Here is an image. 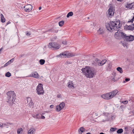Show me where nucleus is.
I'll list each match as a JSON object with an SVG mask.
<instances>
[{
	"label": "nucleus",
	"instance_id": "1",
	"mask_svg": "<svg viewBox=\"0 0 134 134\" xmlns=\"http://www.w3.org/2000/svg\"><path fill=\"white\" fill-rule=\"evenodd\" d=\"M120 21L116 22L110 21L109 23H106L105 26L107 29L109 31H118L120 29L121 25L120 23Z\"/></svg>",
	"mask_w": 134,
	"mask_h": 134
},
{
	"label": "nucleus",
	"instance_id": "2",
	"mask_svg": "<svg viewBox=\"0 0 134 134\" xmlns=\"http://www.w3.org/2000/svg\"><path fill=\"white\" fill-rule=\"evenodd\" d=\"M81 71L87 77L89 78L93 77L96 72V71L94 68L88 66L82 68Z\"/></svg>",
	"mask_w": 134,
	"mask_h": 134
},
{
	"label": "nucleus",
	"instance_id": "3",
	"mask_svg": "<svg viewBox=\"0 0 134 134\" xmlns=\"http://www.w3.org/2000/svg\"><path fill=\"white\" fill-rule=\"evenodd\" d=\"M7 94L8 100L7 102L10 104L12 105L16 99L15 93L13 91H10L7 92Z\"/></svg>",
	"mask_w": 134,
	"mask_h": 134
},
{
	"label": "nucleus",
	"instance_id": "4",
	"mask_svg": "<svg viewBox=\"0 0 134 134\" xmlns=\"http://www.w3.org/2000/svg\"><path fill=\"white\" fill-rule=\"evenodd\" d=\"M37 92L38 94H43L44 91L43 90L42 85L41 83L39 84L37 89Z\"/></svg>",
	"mask_w": 134,
	"mask_h": 134
},
{
	"label": "nucleus",
	"instance_id": "5",
	"mask_svg": "<svg viewBox=\"0 0 134 134\" xmlns=\"http://www.w3.org/2000/svg\"><path fill=\"white\" fill-rule=\"evenodd\" d=\"M74 55L72 53L66 54L64 52L60 53L59 55H57V57H59L61 58L66 57H70L74 56Z\"/></svg>",
	"mask_w": 134,
	"mask_h": 134
},
{
	"label": "nucleus",
	"instance_id": "6",
	"mask_svg": "<svg viewBox=\"0 0 134 134\" xmlns=\"http://www.w3.org/2000/svg\"><path fill=\"white\" fill-rule=\"evenodd\" d=\"M49 47L51 48H53L54 49H58L59 48L60 46L55 42H51L49 43Z\"/></svg>",
	"mask_w": 134,
	"mask_h": 134
},
{
	"label": "nucleus",
	"instance_id": "7",
	"mask_svg": "<svg viewBox=\"0 0 134 134\" xmlns=\"http://www.w3.org/2000/svg\"><path fill=\"white\" fill-rule=\"evenodd\" d=\"M127 41H132L134 40V36L131 35L129 36H127L126 34L125 35L124 38Z\"/></svg>",
	"mask_w": 134,
	"mask_h": 134
},
{
	"label": "nucleus",
	"instance_id": "8",
	"mask_svg": "<svg viewBox=\"0 0 134 134\" xmlns=\"http://www.w3.org/2000/svg\"><path fill=\"white\" fill-rule=\"evenodd\" d=\"M109 92L101 95V97L105 99H110L112 98Z\"/></svg>",
	"mask_w": 134,
	"mask_h": 134
},
{
	"label": "nucleus",
	"instance_id": "9",
	"mask_svg": "<svg viewBox=\"0 0 134 134\" xmlns=\"http://www.w3.org/2000/svg\"><path fill=\"white\" fill-rule=\"evenodd\" d=\"M95 61L98 63V65L99 66L105 64L107 61L106 60L104 59L100 62L99 59L97 58H96Z\"/></svg>",
	"mask_w": 134,
	"mask_h": 134
},
{
	"label": "nucleus",
	"instance_id": "10",
	"mask_svg": "<svg viewBox=\"0 0 134 134\" xmlns=\"http://www.w3.org/2000/svg\"><path fill=\"white\" fill-rule=\"evenodd\" d=\"M108 15L111 17L113 16L114 14V9L111 7H110L108 10Z\"/></svg>",
	"mask_w": 134,
	"mask_h": 134
},
{
	"label": "nucleus",
	"instance_id": "11",
	"mask_svg": "<svg viewBox=\"0 0 134 134\" xmlns=\"http://www.w3.org/2000/svg\"><path fill=\"white\" fill-rule=\"evenodd\" d=\"M26 12H30L32 8V6L31 4H27L24 7Z\"/></svg>",
	"mask_w": 134,
	"mask_h": 134
},
{
	"label": "nucleus",
	"instance_id": "12",
	"mask_svg": "<svg viewBox=\"0 0 134 134\" xmlns=\"http://www.w3.org/2000/svg\"><path fill=\"white\" fill-rule=\"evenodd\" d=\"M29 77H32L35 78H38L39 77V75L36 71H35L34 73H32L30 75Z\"/></svg>",
	"mask_w": 134,
	"mask_h": 134
},
{
	"label": "nucleus",
	"instance_id": "13",
	"mask_svg": "<svg viewBox=\"0 0 134 134\" xmlns=\"http://www.w3.org/2000/svg\"><path fill=\"white\" fill-rule=\"evenodd\" d=\"M118 91L116 90L109 92L110 95L111 96L112 98H113L114 96H116L118 93Z\"/></svg>",
	"mask_w": 134,
	"mask_h": 134
},
{
	"label": "nucleus",
	"instance_id": "14",
	"mask_svg": "<svg viewBox=\"0 0 134 134\" xmlns=\"http://www.w3.org/2000/svg\"><path fill=\"white\" fill-rule=\"evenodd\" d=\"M125 34L122 32H120V31L119 32V35L118 37H119L120 38V39H121L122 38L124 39L125 35Z\"/></svg>",
	"mask_w": 134,
	"mask_h": 134
},
{
	"label": "nucleus",
	"instance_id": "15",
	"mask_svg": "<svg viewBox=\"0 0 134 134\" xmlns=\"http://www.w3.org/2000/svg\"><path fill=\"white\" fill-rule=\"evenodd\" d=\"M126 27L128 30H134V24H132L131 25H127Z\"/></svg>",
	"mask_w": 134,
	"mask_h": 134
},
{
	"label": "nucleus",
	"instance_id": "16",
	"mask_svg": "<svg viewBox=\"0 0 134 134\" xmlns=\"http://www.w3.org/2000/svg\"><path fill=\"white\" fill-rule=\"evenodd\" d=\"M30 102L29 103V105L30 106L33 105L34 104L33 102L32 101V99L30 98H27V103H28V101Z\"/></svg>",
	"mask_w": 134,
	"mask_h": 134
},
{
	"label": "nucleus",
	"instance_id": "17",
	"mask_svg": "<svg viewBox=\"0 0 134 134\" xmlns=\"http://www.w3.org/2000/svg\"><path fill=\"white\" fill-rule=\"evenodd\" d=\"M41 114H37L36 115L33 114L32 116L34 118L37 119H39L40 118L41 116Z\"/></svg>",
	"mask_w": 134,
	"mask_h": 134
},
{
	"label": "nucleus",
	"instance_id": "18",
	"mask_svg": "<svg viewBox=\"0 0 134 134\" xmlns=\"http://www.w3.org/2000/svg\"><path fill=\"white\" fill-rule=\"evenodd\" d=\"M68 87L69 88H71L72 87H74L73 83L72 81H70L68 83Z\"/></svg>",
	"mask_w": 134,
	"mask_h": 134
},
{
	"label": "nucleus",
	"instance_id": "19",
	"mask_svg": "<svg viewBox=\"0 0 134 134\" xmlns=\"http://www.w3.org/2000/svg\"><path fill=\"white\" fill-rule=\"evenodd\" d=\"M99 35H102L104 33V31L103 29L101 28H100L99 30L97 31Z\"/></svg>",
	"mask_w": 134,
	"mask_h": 134
},
{
	"label": "nucleus",
	"instance_id": "20",
	"mask_svg": "<svg viewBox=\"0 0 134 134\" xmlns=\"http://www.w3.org/2000/svg\"><path fill=\"white\" fill-rule=\"evenodd\" d=\"M35 130L33 129H31L28 131V134H34Z\"/></svg>",
	"mask_w": 134,
	"mask_h": 134
},
{
	"label": "nucleus",
	"instance_id": "21",
	"mask_svg": "<svg viewBox=\"0 0 134 134\" xmlns=\"http://www.w3.org/2000/svg\"><path fill=\"white\" fill-rule=\"evenodd\" d=\"M118 31L116 32L115 33L114 37H115L117 39H120V38L119 36V32H118V31Z\"/></svg>",
	"mask_w": 134,
	"mask_h": 134
},
{
	"label": "nucleus",
	"instance_id": "22",
	"mask_svg": "<svg viewBox=\"0 0 134 134\" xmlns=\"http://www.w3.org/2000/svg\"><path fill=\"white\" fill-rule=\"evenodd\" d=\"M58 30H55L53 29H50L47 30V32H53L54 33H57L58 32Z\"/></svg>",
	"mask_w": 134,
	"mask_h": 134
},
{
	"label": "nucleus",
	"instance_id": "23",
	"mask_svg": "<svg viewBox=\"0 0 134 134\" xmlns=\"http://www.w3.org/2000/svg\"><path fill=\"white\" fill-rule=\"evenodd\" d=\"M1 21L2 23H4L5 22V20L4 17L3 15L2 14H1Z\"/></svg>",
	"mask_w": 134,
	"mask_h": 134
},
{
	"label": "nucleus",
	"instance_id": "24",
	"mask_svg": "<svg viewBox=\"0 0 134 134\" xmlns=\"http://www.w3.org/2000/svg\"><path fill=\"white\" fill-rule=\"evenodd\" d=\"M116 69L118 71H119L120 73H122L123 72V71L122 68L120 67H118Z\"/></svg>",
	"mask_w": 134,
	"mask_h": 134
},
{
	"label": "nucleus",
	"instance_id": "25",
	"mask_svg": "<svg viewBox=\"0 0 134 134\" xmlns=\"http://www.w3.org/2000/svg\"><path fill=\"white\" fill-rule=\"evenodd\" d=\"M23 132V129L21 128L19 129L17 131L18 134H21Z\"/></svg>",
	"mask_w": 134,
	"mask_h": 134
},
{
	"label": "nucleus",
	"instance_id": "26",
	"mask_svg": "<svg viewBox=\"0 0 134 134\" xmlns=\"http://www.w3.org/2000/svg\"><path fill=\"white\" fill-rule=\"evenodd\" d=\"M126 7L127 8H129L130 9H131L132 8H134L133 6V3L129 4H127L126 6Z\"/></svg>",
	"mask_w": 134,
	"mask_h": 134
},
{
	"label": "nucleus",
	"instance_id": "27",
	"mask_svg": "<svg viewBox=\"0 0 134 134\" xmlns=\"http://www.w3.org/2000/svg\"><path fill=\"white\" fill-rule=\"evenodd\" d=\"M62 109L60 106L59 105H57L56 107V110L58 111H60Z\"/></svg>",
	"mask_w": 134,
	"mask_h": 134
},
{
	"label": "nucleus",
	"instance_id": "28",
	"mask_svg": "<svg viewBox=\"0 0 134 134\" xmlns=\"http://www.w3.org/2000/svg\"><path fill=\"white\" fill-rule=\"evenodd\" d=\"M40 64L41 65L44 64L45 62V60L44 59H41L39 61Z\"/></svg>",
	"mask_w": 134,
	"mask_h": 134
},
{
	"label": "nucleus",
	"instance_id": "29",
	"mask_svg": "<svg viewBox=\"0 0 134 134\" xmlns=\"http://www.w3.org/2000/svg\"><path fill=\"white\" fill-rule=\"evenodd\" d=\"M73 13L72 12H70L67 14L66 17L67 18H68L69 16H72L73 15Z\"/></svg>",
	"mask_w": 134,
	"mask_h": 134
},
{
	"label": "nucleus",
	"instance_id": "30",
	"mask_svg": "<svg viewBox=\"0 0 134 134\" xmlns=\"http://www.w3.org/2000/svg\"><path fill=\"white\" fill-rule=\"evenodd\" d=\"M59 105L60 107L62 109L64 107L65 103L64 102H62L60 103Z\"/></svg>",
	"mask_w": 134,
	"mask_h": 134
},
{
	"label": "nucleus",
	"instance_id": "31",
	"mask_svg": "<svg viewBox=\"0 0 134 134\" xmlns=\"http://www.w3.org/2000/svg\"><path fill=\"white\" fill-rule=\"evenodd\" d=\"M123 132V130L122 129H118L117 131V133H121Z\"/></svg>",
	"mask_w": 134,
	"mask_h": 134
},
{
	"label": "nucleus",
	"instance_id": "32",
	"mask_svg": "<svg viewBox=\"0 0 134 134\" xmlns=\"http://www.w3.org/2000/svg\"><path fill=\"white\" fill-rule=\"evenodd\" d=\"M11 75V74L9 72H7L5 74V76L8 77H9Z\"/></svg>",
	"mask_w": 134,
	"mask_h": 134
},
{
	"label": "nucleus",
	"instance_id": "33",
	"mask_svg": "<svg viewBox=\"0 0 134 134\" xmlns=\"http://www.w3.org/2000/svg\"><path fill=\"white\" fill-rule=\"evenodd\" d=\"M64 21L63 20H62L59 21V25L60 26H62L64 24Z\"/></svg>",
	"mask_w": 134,
	"mask_h": 134
},
{
	"label": "nucleus",
	"instance_id": "34",
	"mask_svg": "<svg viewBox=\"0 0 134 134\" xmlns=\"http://www.w3.org/2000/svg\"><path fill=\"white\" fill-rule=\"evenodd\" d=\"M80 130L82 133L84 132L85 129L83 127H81L80 128Z\"/></svg>",
	"mask_w": 134,
	"mask_h": 134
},
{
	"label": "nucleus",
	"instance_id": "35",
	"mask_svg": "<svg viewBox=\"0 0 134 134\" xmlns=\"http://www.w3.org/2000/svg\"><path fill=\"white\" fill-rule=\"evenodd\" d=\"M117 129L116 128L112 127L110 129V131H111L113 132L115 131Z\"/></svg>",
	"mask_w": 134,
	"mask_h": 134
},
{
	"label": "nucleus",
	"instance_id": "36",
	"mask_svg": "<svg viewBox=\"0 0 134 134\" xmlns=\"http://www.w3.org/2000/svg\"><path fill=\"white\" fill-rule=\"evenodd\" d=\"M92 64L95 66H97L98 65V63L96 62L95 60L93 61V63H92Z\"/></svg>",
	"mask_w": 134,
	"mask_h": 134
},
{
	"label": "nucleus",
	"instance_id": "37",
	"mask_svg": "<svg viewBox=\"0 0 134 134\" xmlns=\"http://www.w3.org/2000/svg\"><path fill=\"white\" fill-rule=\"evenodd\" d=\"M10 63L9 62H8L7 63H6L4 65V67H5L7 66Z\"/></svg>",
	"mask_w": 134,
	"mask_h": 134
},
{
	"label": "nucleus",
	"instance_id": "38",
	"mask_svg": "<svg viewBox=\"0 0 134 134\" xmlns=\"http://www.w3.org/2000/svg\"><path fill=\"white\" fill-rule=\"evenodd\" d=\"M134 21V16H133L132 19L130 21H129V22L132 23L133 21Z\"/></svg>",
	"mask_w": 134,
	"mask_h": 134
},
{
	"label": "nucleus",
	"instance_id": "39",
	"mask_svg": "<svg viewBox=\"0 0 134 134\" xmlns=\"http://www.w3.org/2000/svg\"><path fill=\"white\" fill-rule=\"evenodd\" d=\"M108 64V67L109 68H110L111 67V65L110 64V62L109 61V62H107Z\"/></svg>",
	"mask_w": 134,
	"mask_h": 134
},
{
	"label": "nucleus",
	"instance_id": "40",
	"mask_svg": "<svg viewBox=\"0 0 134 134\" xmlns=\"http://www.w3.org/2000/svg\"><path fill=\"white\" fill-rule=\"evenodd\" d=\"M14 59L12 58L11 60H10L9 61V62L10 63H12L14 61Z\"/></svg>",
	"mask_w": 134,
	"mask_h": 134
},
{
	"label": "nucleus",
	"instance_id": "41",
	"mask_svg": "<svg viewBox=\"0 0 134 134\" xmlns=\"http://www.w3.org/2000/svg\"><path fill=\"white\" fill-rule=\"evenodd\" d=\"M128 101L127 100H125L123 101L122 103L124 104H126L128 103Z\"/></svg>",
	"mask_w": 134,
	"mask_h": 134
},
{
	"label": "nucleus",
	"instance_id": "42",
	"mask_svg": "<svg viewBox=\"0 0 134 134\" xmlns=\"http://www.w3.org/2000/svg\"><path fill=\"white\" fill-rule=\"evenodd\" d=\"M45 117H44V116H43V115H42L41 114V116L40 117V118H41V119H45Z\"/></svg>",
	"mask_w": 134,
	"mask_h": 134
},
{
	"label": "nucleus",
	"instance_id": "43",
	"mask_svg": "<svg viewBox=\"0 0 134 134\" xmlns=\"http://www.w3.org/2000/svg\"><path fill=\"white\" fill-rule=\"evenodd\" d=\"M130 80V79L129 78H127L125 79V81L126 82H128Z\"/></svg>",
	"mask_w": 134,
	"mask_h": 134
},
{
	"label": "nucleus",
	"instance_id": "44",
	"mask_svg": "<svg viewBox=\"0 0 134 134\" xmlns=\"http://www.w3.org/2000/svg\"><path fill=\"white\" fill-rule=\"evenodd\" d=\"M31 35V34L29 32H27L26 33V35L27 36H30Z\"/></svg>",
	"mask_w": 134,
	"mask_h": 134
},
{
	"label": "nucleus",
	"instance_id": "45",
	"mask_svg": "<svg viewBox=\"0 0 134 134\" xmlns=\"http://www.w3.org/2000/svg\"><path fill=\"white\" fill-rule=\"evenodd\" d=\"M3 123H0V127H3Z\"/></svg>",
	"mask_w": 134,
	"mask_h": 134
},
{
	"label": "nucleus",
	"instance_id": "46",
	"mask_svg": "<svg viewBox=\"0 0 134 134\" xmlns=\"http://www.w3.org/2000/svg\"><path fill=\"white\" fill-rule=\"evenodd\" d=\"M63 44H65L66 43V41H63L62 42Z\"/></svg>",
	"mask_w": 134,
	"mask_h": 134
},
{
	"label": "nucleus",
	"instance_id": "47",
	"mask_svg": "<svg viewBox=\"0 0 134 134\" xmlns=\"http://www.w3.org/2000/svg\"><path fill=\"white\" fill-rule=\"evenodd\" d=\"M3 125L7 126H8V124H7V122L3 123Z\"/></svg>",
	"mask_w": 134,
	"mask_h": 134
},
{
	"label": "nucleus",
	"instance_id": "48",
	"mask_svg": "<svg viewBox=\"0 0 134 134\" xmlns=\"http://www.w3.org/2000/svg\"><path fill=\"white\" fill-rule=\"evenodd\" d=\"M11 23L10 22V21H8V22L7 23V24H6V26L7 25H8V24H10Z\"/></svg>",
	"mask_w": 134,
	"mask_h": 134
},
{
	"label": "nucleus",
	"instance_id": "49",
	"mask_svg": "<svg viewBox=\"0 0 134 134\" xmlns=\"http://www.w3.org/2000/svg\"><path fill=\"white\" fill-rule=\"evenodd\" d=\"M131 112L132 113V115H134V111H132Z\"/></svg>",
	"mask_w": 134,
	"mask_h": 134
},
{
	"label": "nucleus",
	"instance_id": "50",
	"mask_svg": "<svg viewBox=\"0 0 134 134\" xmlns=\"http://www.w3.org/2000/svg\"><path fill=\"white\" fill-rule=\"evenodd\" d=\"M54 105H51L50 106V107L51 108H53L54 107Z\"/></svg>",
	"mask_w": 134,
	"mask_h": 134
},
{
	"label": "nucleus",
	"instance_id": "51",
	"mask_svg": "<svg viewBox=\"0 0 134 134\" xmlns=\"http://www.w3.org/2000/svg\"><path fill=\"white\" fill-rule=\"evenodd\" d=\"M106 119H103L102 120V121H103V122H104V121H106Z\"/></svg>",
	"mask_w": 134,
	"mask_h": 134
},
{
	"label": "nucleus",
	"instance_id": "52",
	"mask_svg": "<svg viewBox=\"0 0 134 134\" xmlns=\"http://www.w3.org/2000/svg\"><path fill=\"white\" fill-rule=\"evenodd\" d=\"M94 114L96 116H98V114L97 113H94Z\"/></svg>",
	"mask_w": 134,
	"mask_h": 134
},
{
	"label": "nucleus",
	"instance_id": "53",
	"mask_svg": "<svg viewBox=\"0 0 134 134\" xmlns=\"http://www.w3.org/2000/svg\"><path fill=\"white\" fill-rule=\"evenodd\" d=\"M123 44V46H124V47H125V46H127V45H126V44H124V43H123V44Z\"/></svg>",
	"mask_w": 134,
	"mask_h": 134
},
{
	"label": "nucleus",
	"instance_id": "54",
	"mask_svg": "<svg viewBox=\"0 0 134 134\" xmlns=\"http://www.w3.org/2000/svg\"><path fill=\"white\" fill-rule=\"evenodd\" d=\"M7 124H8H8L12 125V123H10L9 122H7Z\"/></svg>",
	"mask_w": 134,
	"mask_h": 134
},
{
	"label": "nucleus",
	"instance_id": "55",
	"mask_svg": "<svg viewBox=\"0 0 134 134\" xmlns=\"http://www.w3.org/2000/svg\"><path fill=\"white\" fill-rule=\"evenodd\" d=\"M106 118V116H104V115H103L102 116V118Z\"/></svg>",
	"mask_w": 134,
	"mask_h": 134
},
{
	"label": "nucleus",
	"instance_id": "56",
	"mask_svg": "<svg viewBox=\"0 0 134 134\" xmlns=\"http://www.w3.org/2000/svg\"><path fill=\"white\" fill-rule=\"evenodd\" d=\"M2 49H3L2 48H1V49H0V54L1 53V51H2Z\"/></svg>",
	"mask_w": 134,
	"mask_h": 134
},
{
	"label": "nucleus",
	"instance_id": "57",
	"mask_svg": "<svg viewBox=\"0 0 134 134\" xmlns=\"http://www.w3.org/2000/svg\"><path fill=\"white\" fill-rule=\"evenodd\" d=\"M117 1H118L122 2L124 0H117Z\"/></svg>",
	"mask_w": 134,
	"mask_h": 134
},
{
	"label": "nucleus",
	"instance_id": "58",
	"mask_svg": "<svg viewBox=\"0 0 134 134\" xmlns=\"http://www.w3.org/2000/svg\"><path fill=\"white\" fill-rule=\"evenodd\" d=\"M41 9V7H39V10H40Z\"/></svg>",
	"mask_w": 134,
	"mask_h": 134
},
{
	"label": "nucleus",
	"instance_id": "59",
	"mask_svg": "<svg viewBox=\"0 0 134 134\" xmlns=\"http://www.w3.org/2000/svg\"><path fill=\"white\" fill-rule=\"evenodd\" d=\"M54 39H56V38H57V37H54Z\"/></svg>",
	"mask_w": 134,
	"mask_h": 134
},
{
	"label": "nucleus",
	"instance_id": "60",
	"mask_svg": "<svg viewBox=\"0 0 134 134\" xmlns=\"http://www.w3.org/2000/svg\"><path fill=\"white\" fill-rule=\"evenodd\" d=\"M99 134H104V133L103 132H101Z\"/></svg>",
	"mask_w": 134,
	"mask_h": 134
},
{
	"label": "nucleus",
	"instance_id": "61",
	"mask_svg": "<svg viewBox=\"0 0 134 134\" xmlns=\"http://www.w3.org/2000/svg\"><path fill=\"white\" fill-rule=\"evenodd\" d=\"M86 134H91L90 133V132H88V133H86Z\"/></svg>",
	"mask_w": 134,
	"mask_h": 134
},
{
	"label": "nucleus",
	"instance_id": "62",
	"mask_svg": "<svg viewBox=\"0 0 134 134\" xmlns=\"http://www.w3.org/2000/svg\"><path fill=\"white\" fill-rule=\"evenodd\" d=\"M112 80L114 81L115 80V79H114V78H113Z\"/></svg>",
	"mask_w": 134,
	"mask_h": 134
},
{
	"label": "nucleus",
	"instance_id": "63",
	"mask_svg": "<svg viewBox=\"0 0 134 134\" xmlns=\"http://www.w3.org/2000/svg\"><path fill=\"white\" fill-rule=\"evenodd\" d=\"M133 133H134V129H133Z\"/></svg>",
	"mask_w": 134,
	"mask_h": 134
},
{
	"label": "nucleus",
	"instance_id": "64",
	"mask_svg": "<svg viewBox=\"0 0 134 134\" xmlns=\"http://www.w3.org/2000/svg\"><path fill=\"white\" fill-rule=\"evenodd\" d=\"M87 18L88 19H89V17H88V18Z\"/></svg>",
	"mask_w": 134,
	"mask_h": 134
}]
</instances>
